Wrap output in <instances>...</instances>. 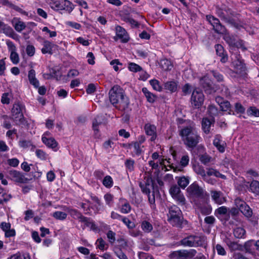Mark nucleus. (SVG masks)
Returning a JSON list of instances; mask_svg holds the SVG:
<instances>
[{"mask_svg":"<svg viewBox=\"0 0 259 259\" xmlns=\"http://www.w3.org/2000/svg\"><path fill=\"white\" fill-rule=\"evenodd\" d=\"M117 102V103L114 104L113 106L120 110H125L128 108L130 104L129 100L125 95Z\"/></svg>","mask_w":259,"mask_h":259,"instance_id":"nucleus-20","label":"nucleus"},{"mask_svg":"<svg viewBox=\"0 0 259 259\" xmlns=\"http://www.w3.org/2000/svg\"><path fill=\"white\" fill-rule=\"evenodd\" d=\"M217 13L220 17L225 20H229L233 16V13L230 9L224 10L217 8Z\"/></svg>","mask_w":259,"mask_h":259,"instance_id":"nucleus-23","label":"nucleus"},{"mask_svg":"<svg viewBox=\"0 0 259 259\" xmlns=\"http://www.w3.org/2000/svg\"><path fill=\"white\" fill-rule=\"evenodd\" d=\"M204 100V96L200 90L196 89L193 91L191 102L194 108H200L202 105Z\"/></svg>","mask_w":259,"mask_h":259,"instance_id":"nucleus-7","label":"nucleus"},{"mask_svg":"<svg viewBox=\"0 0 259 259\" xmlns=\"http://www.w3.org/2000/svg\"><path fill=\"white\" fill-rule=\"evenodd\" d=\"M208 112L211 117L218 115L220 111L217 107L213 105H210L208 107Z\"/></svg>","mask_w":259,"mask_h":259,"instance_id":"nucleus-43","label":"nucleus"},{"mask_svg":"<svg viewBox=\"0 0 259 259\" xmlns=\"http://www.w3.org/2000/svg\"><path fill=\"white\" fill-rule=\"evenodd\" d=\"M207 171L206 172V176H214L217 178H221L222 179H226V177L222 174H221L218 170L213 168H207Z\"/></svg>","mask_w":259,"mask_h":259,"instance_id":"nucleus-30","label":"nucleus"},{"mask_svg":"<svg viewBox=\"0 0 259 259\" xmlns=\"http://www.w3.org/2000/svg\"><path fill=\"white\" fill-rule=\"evenodd\" d=\"M223 164L224 165L229 168H233V167L235 166V162L233 160H231V159L225 158L224 160H223Z\"/></svg>","mask_w":259,"mask_h":259,"instance_id":"nucleus-57","label":"nucleus"},{"mask_svg":"<svg viewBox=\"0 0 259 259\" xmlns=\"http://www.w3.org/2000/svg\"><path fill=\"white\" fill-rule=\"evenodd\" d=\"M234 203L236 207H237L239 210L246 204L245 202L239 198H236Z\"/></svg>","mask_w":259,"mask_h":259,"instance_id":"nucleus-61","label":"nucleus"},{"mask_svg":"<svg viewBox=\"0 0 259 259\" xmlns=\"http://www.w3.org/2000/svg\"><path fill=\"white\" fill-rule=\"evenodd\" d=\"M145 132L147 135L151 136V141H153L156 138V127L154 125L147 123L144 126Z\"/></svg>","mask_w":259,"mask_h":259,"instance_id":"nucleus-24","label":"nucleus"},{"mask_svg":"<svg viewBox=\"0 0 259 259\" xmlns=\"http://www.w3.org/2000/svg\"><path fill=\"white\" fill-rule=\"evenodd\" d=\"M228 212V208L227 207L223 206L220 207L215 210V213L219 214L220 215L226 214Z\"/></svg>","mask_w":259,"mask_h":259,"instance_id":"nucleus-64","label":"nucleus"},{"mask_svg":"<svg viewBox=\"0 0 259 259\" xmlns=\"http://www.w3.org/2000/svg\"><path fill=\"white\" fill-rule=\"evenodd\" d=\"M52 216L57 220H64L66 218L67 214L62 211H57L54 212Z\"/></svg>","mask_w":259,"mask_h":259,"instance_id":"nucleus-45","label":"nucleus"},{"mask_svg":"<svg viewBox=\"0 0 259 259\" xmlns=\"http://www.w3.org/2000/svg\"><path fill=\"white\" fill-rule=\"evenodd\" d=\"M41 140L48 147L53 149L55 151L58 150V143L54 138H46L44 137L41 138Z\"/></svg>","mask_w":259,"mask_h":259,"instance_id":"nucleus-22","label":"nucleus"},{"mask_svg":"<svg viewBox=\"0 0 259 259\" xmlns=\"http://www.w3.org/2000/svg\"><path fill=\"white\" fill-rule=\"evenodd\" d=\"M221 110L223 111H228L229 114H233L234 112L231 109V106L230 102L228 101L225 100L222 104L220 105Z\"/></svg>","mask_w":259,"mask_h":259,"instance_id":"nucleus-35","label":"nucleus"},{"mask_svg":"<svg viewBox=\"0 0 259 259\" xmlns=\"http://www.w3.org/2000/svg\"><path fill=\"white\" fill-rule=\"evenodd\" d=\"M120 202H121L122 204L120 208V212L122 213H128L131 210V206L130 203L124 199H120Z\"/></svg>","mask_w":259,"mask_h":259,"instance_id":"nucleus-32","label":"nucleus"},{"mask_svg":"<svg viewBox=\"0 0 259 259\" xmlns=\"http://www.w3.org/2000/svg\"><path fill=\"white\" fill-rule=\"evenodd\" d=\"M150 83L153 89L157 91H161L162 88L159 84V82L156 79H152L150 81Z\"/></svg>","mask_w":259,"mask_h":259,"instance_id":"nucleus-50","label":"nucleus"},{"mask_svg":"<svg viewBox=\"0 0 259 259\" xmlns=\"http://www.w3.org/2000/svg\"><path fill=\"white\" fill-rule=\"evenodd\" d=\"M202 163L207 165L208 163L212 161V158L207 154H204L200 156L199 158Z\"/></svg>","mask_w":259,"mask_h":259,"instance_id":"nucleus-42","label":"nucleus"},{"mask_svg":"<svg viewBox=\"0 0 259 259\" xmlns=\"http://www.w3.org/2000/svg\"><path fill=\"white\" fill-rule=\"evenodd\" d=\"M28 78L30 83L34 88L39 87V81L35 77V71L34 69H32L29 71Z\"/></svg>","mask_w":259,"mask_h":259,"instance_id":"nucleus-26","label":"nucleus"},{"mask_svg":"<svg viewBox=\"0 0 259 259\" xmlns=\"http://www.w3.org/2000/svg\"><path fill=\"white\" fill-rule=\"evenodd\" d=\"M12 23L15 29L19 32L24 30L26 27V24L24 22L20 21L19 19L16 18H14L12 20Z\"/></svg>","mask_w":259,"mask_h":259,"instance_id":"nucleus-25","label":"nucleus"},{"mask_svg":"<svg viewBox=\"0 0 259 259\" xmlns=\"http://www.w3.org/2000/svg\"><path fill=\"white\" fill-rule=\"evenodd\" d=\"M214 146L221 153H223L225 150L226 143L222 140L221 135H217L213 141Z\"/></svg>","mask_w":259,"mask_h":259,"instance_id":"nucleus-18","label":"nucleus"},{"mask_svg":"<svg viewBox=\"0 0 259 259\" xmlns=\"http://www.w3.org/2000/svg\"><path fill=\"white\" fill-rule=\"evenodd\" d=\"M179 135L185 145L191 148H193L197 146L200 138L195 125L193 122L180 130Z\"/></svg>","mask_w":259,"mask_h":259,"instance_id":"nucleus-1","label":"nucleus"},{"mask_svg":"<svg viewBox=\"0 0 259 259\" xmlns=\"http://www.w3.org/2000/svg\"><path fill=\"white\" fill-rule=\"evenodd\" d=\"M153 180L149 176H145L144 180L139 183L142 191L146 194L150 193L151 189L153 187Z\"/></svg>","mask_w":259,"mask_h":259,"instance_id":"nucleus-12","label":"nucleus"},{"mask_svg":"<svg viewBox=\"0 0 259 259\" xmlns=\"http://www.w3.org/2000/svg\"><path fill=\"white\" fill-rule=\"evenodd\" d=\"M240 211L247 218H250L252 215V211L247 204L241 208Z\"/></svg>","mask_w":259,"mask_h":259,"instance_id":"nucleus-39","label":"nucleus"},{"mask_svg":"<svg viewBox=\"0 0 259 259\" xmlns=\"http://www.w3.org/2000/svg\"><path fill=\"white\" fill-rule=\"evenodd\" d=\"M0 33H3L7 36L17 40L18 35L14 32L13 28L0 20Z\"/></svg>","mask_w":259,"mask_h":259,"instance_id":"nucleus-13","label":"nucleus"},{"mask_svg":"<svg viewBox=\"0 0 259 259\" xmlns=\"http://www.w3.org/2000/svg\"><path fill=\"white\" fill-rule=\"evenodd\" d=\"M103 185L107 188H111L113 185V180L111 176H105L102 181Z\"/></svg>","mask_w":259,"mask_h":259,"instance_id":"nucleus-37","label":"nucleus"},{"mask_svg":"<svg viewBox=\"0 0 259 259\" xmlns=\"http://www.w3.org/2000/svg\"><path fill=\"white\" fill-rule=\"evenodd\" d=\"M189 195L193 197L202 198L204 191L197 184L193 183L190 185L187 189Z\"/></svg>","mask_w":259,"mask_h":259,"instance_id":"nucleus-11","label":"nucleus"},{"mask_svg":"<svg viewBox=\"0 0 259 259\" xmlns=\"http://www.w3.org/2000/svg\"><path fill=\"white\" fill-rule=\"evenodd\" d=\"M97 247L100 250H106L108 248V245L102 238L98 239L96 242Z\"/></svg>","mask_w":259,"mask_h":259,"instance_id":"nucleus-44","label":"nucleus"},{"mask_svg":"<svg viewBox=\"0 0 259 259\" xmlns=\"http://www.w3.org/2000/svg\"><path fill=\"white\" fill-rule=\"evenodd\" d=\"M114 253L119 259H128L127 256L121 249H117L115 250Z\"/></svg>","mask_w":259,"mask_h":259,"instance_id":"nucleus-62","label":"nucleus"},{"mask_svg":"<svg viewBox=\"0 0 259 259\" xmlns=\"http://www.w3.org/2000/svg\"><path fill=\"white\" fill-rule=\"evenodd\" d=\"M162 68L165 70H170L172 67L170 62L167 60H163L160 63Z\"/></svg>","mask_w":259,"mask_h":259,"instance_id":"nucleus-55","label":"nucleus"},{"mask_svg":"<svg viewBox=\"0 0 259 259\" xmlns=\"http://www.w3.org/2000/svg\"><path fill=\"white\" fill-rule=\"evenodd\" d=\"M254 241L249 240L247 241L244 244V248L247 252L252 253L253 250Z\"/></svg>","mask_w":259,"mask_h":259,"instance_id":"nucleus-48","label":"nucleus"},{"mask_svg":"<svg viewBox=\"0 0 259 259\" xmlns=\"http://www.w3.org/2000/svg\"><path fill=\"white\" fill-rule=\"evenodd\" d=\"M215 50L217 54L221 57V61L223 63L226 62L228 60V57L224 55V50L223 46L221 45H217Z\"/></svg>","mask_w":259,"mask_h":259,"instance_id":"nucleus-28","label":"nucleus"},{"mask_svg":"<svg viewBox=\"0 0 259 259\" xmlns=\"http://www.w3.org/2000/svg\"><path fill=\"white\" fill-rule=\"evenodd\" d=\"M189 183V179L185 177L179 178L178 180V184L182 188H185Z\"/></svg>","mask_w":259,"mask_h":259,"instance_id":"nucleus-41","label":"nucleus"},{"mask_svg":"<svg viewBox=\"0 0 259 259\" xmlns=\"http://www.w3.org/2000/svg\"><path fill=\"white\" fill-rule=\"evenodd\" d=\"M142 92L148 102L149 103H153L155 101L156 96L149 92L146 88H143L142 89Z\"/></svg>","mask_w":259,"mask_h":259,"instance_id":"nucleus-33","label":"nucleus"},{"mask_svg":"<svg viewBox=\"0 0 259 259\" xmlns=\"http://www.w3.org/2000/svg\"><path fill=\"white\" fill-rule=\"evenodd\" d=\"M181 242L185 246H203L206 244V237L203 235H190L183 239Z\"/></svg>","mask_w":259,"mask_h":259,"instance_id":"nucleus-3","label":"nucleus"},{"mask_svg":"<svg viewBox=\"0 0 259 259\" xmlns=\"http://www.w3.org/2000/svg\"><path fill=\"white\" fill-rule=\"evenodd\" d=\"M102 121L99 119L98 117L94 119L92 123V127L95 132V134H97L99 130L98 127L102 124Z\"/></svg>","mask_w":259,"mask_h":259,"instance_id":"nucleus-47","label":"nucleus"},{"mask_svg":"<svg viewBox=\"0 0 259 259\" xmlns=\"http://www.w3.org/2000/svg\"><path fill=\"white\" fill-rule=\"evenodd\" d=\"M141 228L145 232L149 233L153 229V226L149 222L144 221L141 224Z\"/></svg>","mask_w":259,"mask_h":259,"instance_id":"nucleus-40","label":"nucleus"},{"mask_svg":"<svg viewBox=\"0 0 259 259\" xmlns=\"http://www.w3.org/2000/svg\"><path fill=\"white\" fill-rule=\"evenodd\" d=\"M26 54L30 57L33 56L35 52V49L33 45H29L26 47Z\"/></svg>","mask_w":259,"mask_h":259,"instance_id":"nucleus-58","label":"nucleus"},{"mask_svg":"<svg viewBox=\"0 0 259 259\" xmlns=\"http://www.w3.org/2000/svg\"><path fill=\"white\" fill-rule=\"evenodd\" d=\"M210 194L212 200L218 204H222L226 201L221 191L212 190L210 191Z\"/></svg>","mask_w":259,"mask_h":259,"instance_id":"nucleus-17","label":"nucleus"},{"mask_svg":"<svg viewBox=\"0 0 259 259\" xmlns=\"http://www.w3.org/2000/svg\"><path fill=\"white\" fill-rule=\"evenodd\" d=\"M181 210L177 205H174L169 208L167 214L168 222L173 226H179L181 224Z\"/></svg>","mask_w":259,"mask_h":259,"instance_id":"nucleus-4","label":"nucleus"},{"mask_svg":"<svg viewBox=\"0 0 259 259\" xmlns=\"http://www.w3.org/2000/svg\"><path fill=\"white\" fill-rule=\"evenodd\" d=\"M245 230L241 227H237L234 230V235L236 238H242L245 235Z\"/></svg>","mask_w":259,"mask_h":259,"instance_id":"nucleus-38","label":"nucleus"},{"mask_svg":"<svg viewBox=\"0 0 259 259\" xmlns=\"http://www.w3.org/2000/svg\"><path fill=\"white\" fill-rule=\"evenodd\" d=\"M11 94L9 93H5L2 95L1 102L4 104H9L10 102Z\"/></svg>","mask_w":259,"mask_h":259,"instance_id":"nucleus-51","label":"nucleus"},{"mask_svg":"<svg viewBox=\"0 0 259 259\" xmlns=\"http://www.w3.org/2000/svg\"><path fill=\"white\" fill-rule=\"evenodd\" d=\"M10 59L14 64H17L19 62V57L18 53L15 52H11Z\"/></svg>","mask_w":259,"mask_h":259,"instance_id":"nucleus-52","label":"nucleus"},{"mask_svg":"<svg viewBox=\"0 0 259 259\" xmlns=\"http://www.w3.org/2000/svg\"><path fill=\"white\" fill-rule=\"evenodd\" d=\"M206 19L211 25L214 31L218 34H225L227 30L224 26L222 25L220 20L212 15H207Z\"/></svg>","mask_w":259,"mask_h":259,"instance_id":"nucleus-9","label":"nucleus"},{"mask_svg":"<svg viewBox=\"0 0 259 259\" xmlns=\"http://www.w3.org/2000/svg\"><path fill=\"white\" fill-rule=\"evenodd\" d=\"M107 236L111 243H113L115 241V233L112 231H109L107 234Z\"/></svg>","mask_w":259,"mask_h":259,"instance_id":"nucleus-63","label":"nucleus"},{"mask_svg":"<svg viewBox=\"0 0 259 259\" xmlns=\"http://www.w3.org/2000/svg\"><path fill=\"white\" fill-rule=\"evenodd\" d=\"M135 161L131 159H127L125 161V165L126 169L130 171H132L134 170L135 166Z\"/></svg>","mask_w":259,"mask_h":259,"instance_id":"nucleus-46","label":"nucleus"},{"mask_svg":"<svg viewBox=\"0 0 259 259\" xmlns=\"http://www.w3.org/2000/svg\"><path fill=\"white\" fill-rule=\"evenodd\" d=\"M9 178L12 181L18 183H26L28 179L25 175L16 170H10L8 174Z\"/></svg>","mask_w":259,"mask_h":259,"instance_id":"nucleus-10","label":"nucleus"},{"mask_svg":"<svg viewBox=\"0 0 259 259\" xmlns=\"http://www.w3.org/2000/svg\"><path fill=\"white\" fill-rule=\"evenodd\" d=\"M196 254L195 249L180 250L173 251L168 256L170 259H191Z\"/></svg>","mask_w":259,"mask_h":259,"instance_id":"nucleus-6","label":"nucleus"},{"mask_svg":"<svg viewBox=\"0 0 259 259\" xmlns=\"http://www.w3.org/2000/svg\"><path fill=\"white\" fill-rule=\"evenodd\" d=\"M54 46V45L53 44L48 40L44 41L43 43V48L41 50L42 53L44 54H52V48Z\"/></svg>","mask_w":259,"mask_h":259,"instance_id":"nucleus-27","label":"nucleus"},{"mask_svg":"<svg viewBox=\"0 0 259 259\" xmlns=\"http://www.w3.org/2000/svg\"><path fill=\"white\" fill-rule=\"evenodd\" d=\"M200 83L207 93L211 94L213 91L212 88V83L208 77H202L200 80Z\"/></svg>","mask_w":259,"mask_h":259,"instance_id":"nucleus-19","label":"nucleus"},{"mask_svg":"<svg viewBox=\"0 0 259 259\" xmlns=\"http://www.w3.org/2000/svg\"><path fill=\"white\" fill-rule=\"evenodd\" d=\"M164 88L171 92H175L178 89V84L174 81H167L164 84Z\"/></svg>","mask_w":259,"mask_h":259,"instance_id":"nucleus-34","label":"nucleus"},{"mask_svg":"<svg viewBox=\"0 0 259 259\" xmlns=\"http://www.w3.org/2000/svg\"><path fill=\"white\" fill-rule=\"evenodd\" d=\"M250 190L251 192L259 195V182L253 180L250 184Z\"/></svg>","mask_w":259,"mask_h":259,"instance_id":"nucleus-36","label":"nucleus"},{"mask_svg":"<svg viewBox=\"0 0 259 259\" xmlns=\"http://www.w3.org/2000/svg\"><path fill=\"white\" fill-rule=\"evenodd\" d=\"M69 214L74 219H78L81 222L84 223L87 226L90 224V219L83 216L79 211L74 209L67 208Z\"/></svg>","mask_w":259,"mask_h":259,"instance_id":"nucleus-15","label":"nucleus"},{"mask_svg":"<svg viewBox=\"0 0 259 259\" xmlns=\"http://www.w3.org/2000/svg\"><path fill=\"white\" fill-rule=\"evenodd\" d=\"M116 35L121 40L122 42H126L129 40V36L125 30L120 26L115 28Z\"/></svg>","mask_w":259,"mask_h":259,"instance_id":"nucleus-21","label":"nucleus"},{"mask_svg":"<svg viewBox=\"0 0 259 259\" xmlns=\"http://www.w3.org/2000/svg\"><path fill=\"white\" fill-rule=\"evenodd\" d=\"M35 154L38 158L42 160L47 159V155L43 150L37 149L35 151Z\"/></svg>","mask_w":259,"mask_h":259,"instance_id":"nucleus-56","label":"nucleus"},{"mask_svg":"<svg viewBox=\"0 0 259 259\" xmlns=\"http://www.w3.org/2000/svg\"><path fill=\"white\" fill-rule=\"evenodd\" d=\"M247 112L249 115L259 117V109H257L255 107H250L248 110Z\"/></svg>","mask_w":259,"mask_h":259,"instance_id":"nucleus-60","label":"nucleus"},{"mask_svg":"<svg viewBox=\"0 0 259 259\" xmlns=\"http://www.w3.org/2000/svg\"><path fill=\"white\" fill-rule=\"evenodd\" d=\"M169 192L172 198L177 202L179 205L184 206L186 204V200L179 186L177 185H172Z\"/></svg>","mask_w":259,"mask_h":259,"instance_id":"nucleus-5","label":"nucleus"},{"mask_svg":"<svg viewBox=\"0 0 259 259\" xmlns=\"http://www.w3.org/2000/svg\"><path fill=\"white\" fill-rule=\"evenodd\" d=\"M109 99L113 105L124 96L123 90L118 85H114L109 91Z\"/></svg>","mask_w":259,"mask_h":259,"instance_id":"nucleus-8","label":"nucleus"},{"mask_svg":"<svg viewBox=\"0 0 259 259\" xmlns=\"http://www.w3.org/2000/svg\"><path fill=\"white\" fill-rule=\"evenodd\" d=\"M232 64L234 67L236 69L237 71L238 70H241L244 66L243 63L239 59L237 60H234L232 62Z\"/></svg>","mask_w":259,"mask_h":259,"instance_id":"nucleus-59","label":"nucleus"},{"mask_svg":"<svg viewBox=\"0 0 259 259\" xmlns=\"http://www.w3.org/2000/svg\"><path fill=\"white\" fill-rule=\"evenodd\" d=\"M213 120L211 121L210 119L205 118L202 121V127L203 131L206 134H208L210 132L211 125L213 123Z\"/></svg>","mask_w":259,"mask_h":259,"instance_id":"nucleus-31","label":"nucleus"},{"mask_svg":"<svg viewBox=\"0 0 259 259\" xmlns=\"http://www.w3.org/2000/svg\"><path fill=\"white\" fill-rule=\"evenodd\" d=\"M194 171L197 174L201 176L204 181H207V177L206 176L205 170L204 168L200 165H195L193 167Z\"/></svg>","mask_w":259,"mask_h":259,"instance_id":"nucleus-29","label":"nucleus"},{"mask_svg":"<svg viewBox=\"0 0 259 259\" xmlns=\"http://www.w3.org/2000/svg\"><path fill=\"white\" fill-rule=\"evenodd\" d=\"M2 197V198H0V205H2L7 203L12 198L11 195L7 193L3 194Z\"/></svg>","mask_w":259,"mask_h":259,"instance_id":"nucleus-54","label":"nucleus"},{"mask_svg":"<svg viewBox=\"0 0 259 259\" xmlns=\"http://www.w3.org/2000/svg\"><path fill=\"white\" fill-rule=\"evenodd\" d=\"M223 34L224 39L229 46L237 48H242L244 50L246 49L243 46L242 40H237L234 36L230 35L229 34L227 33V32Z\"/></svg>","mask_w":259,"mask_h":259,"instance_id":"nucleus-16","label":"nucleus"},{"mask_svg":"<svg viewBox=\"0 0 259 259\" xmlns=\"http://www.w3.org/2000/svg\"><path fill=\"white\" fill-rule=\"evenodd\" d=\"M104 198L106 203L109 206H111L113 202L114 196L112 194L108 193L105 194Z\"/></svg>","mask_w":259,"mask_h":259,"instance_id":"nucleus-49","label":"nucleus"},{"mask_svg":"<svg viewBox=\"0 0 259 259\" xmlns=\"http://www.w3.org/2000/svg\"><path fill=\"white\" fill-rule=\"evenodd\" d=\"M25 111V106L20 102H16L11 110V119L16 124H24L25 119L23 112Z\"/></svg>","mask_w":259,"mask_h":259,"instance_id":"nucleus-2","label":"nucleus"},{"mask_svg":"<svg viewBox=\"0 0 259 259\" xmlns=\"http://www.w3.org/2000/svg\"><path fill=\"white\" fill-rule=\"evenodd\" d=\"M54 4L57 10H65L71 12L74 9L73 5L67 0H56Z\"/></svg>","mask_w":259,"mask_h":259,"instance_id":"nucleus-14","label":"nucleus"},{"mask_svg":"<svg viewBox=\"0 0 259 259\" xmlns=\"http://www.w3.org/2000/svg\"><path fill=\"white\" fill-rule=\"evenodd\" d=\"M128 69L133 72H138L142 70L141 67L135 63H129Z\"/></svg>","mask_w":259,"mask_h":259,"instance_id":"nucleus-53","label":"nucleus"}]
</instances>
